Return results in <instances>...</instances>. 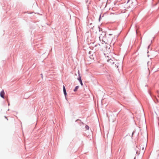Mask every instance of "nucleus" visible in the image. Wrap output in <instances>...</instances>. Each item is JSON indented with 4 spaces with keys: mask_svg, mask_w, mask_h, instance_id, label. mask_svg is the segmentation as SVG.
<instances>
[{
    "mask_svg": "<svg viewBox=\"0 0 159 159\" xmlns=\"http://www.w3.org/2000/svg\"><path fill=\"white\" fill-rule=\"evenodd\" d=\"M5 118L7 119V120H8V119L7 118V117L6 116H5Z\"/></svg>",
    "mask_w": 159,
    "mask_h": 159,
    "instance_id": "9",
    "label": "nucleus"
},
{
    "mask_svg": "<svg viewBox=\"0 0 159 159\" xmlns=\"http://www.w3.org/2000/svg\"><path fill=\"white\" fill-rule=\"evenodd\" d=\"M146 147V144L145 143L144 144H141L139 146L140 152L142 153L143 152Z\"/></svg>",
    "mask_w": 159,
    "mask_h": 159,
    "instance_id": "1",
    "label": "nucleus"
},
{
    "mask_svg": "<svg viewBox=\"0 0 159 159\" xmlns=\"http://www.w3.org/2000/svg\"><path fill=\"white\" fill-rule=\"evenodd\" d=\"M63 92H64V95L65 96H66V90L65 87L64 86H63Z\"/></svg>",
    "mask_w": 159,
    "mask_h": 159,
    "instance_id": "4",
    "label": "nucleus"
},
{
    "mask_svg": "<svg viewBox=\"0 0 159 159\" xmlns=\"http://www.w3.org/2000/svg\"><path fill=\"white\" fill-rule=\"evenodd\" d=\"M85 128L87 129L88 130L89 129V126L87 125H86L85 126Z\"/></svg>",
    "mask_w": 159,
    "mask_h": 159,
    "instance_id": "7",
    "label": "nucleus"
},
{
    "mask_svg": "<svg viewBox=\"0 0 159 159\" xmlns=\"http://www.w3.org/2000/svg\"><path fill=\"white\" fill-rule=\"evenodd\" d=\"M79 86H76L75 87V89H74V92H76V91L78 89H79Z\"/></svg>",
    "mask_w": 159,
    "mask_h": 159,
    "instance_id": "5",
    "label": "nucleus"
},
{
    "mask_svg": "<svg viewBox=\"0 0 159 159\" xmlns=\"http://www.w3.org/2000/svg\"><path fill=\"white\" fill-rule=\"evenodd\" d=\"M80 84H81V85L82 86L83 85V83H82V81L81 80V77H80Z\"/></svg>",
    "mask_w": 159,
    "mask_h": 159,
    "instance_id": "6",
    "label": "nucleus"
},
{
    "mask_svg": "<svg viewBox=\"0 0 159 159\" xmlns=\"http://www.w3.org/2000/svg\"><path fill=\"white\" fill-rule=\"evenodd\" d=\"M0 96L3 98H4V95H5V93L3 90H2L0 93Z\"/></svg>",
    "mask_w": 159,
    "mask_h": 159,
    "instance_id": "3",
    "label": "nucleus"
},
{
    "mask_svg": "<svg viewBox=\"0 0 159 159\" xmlns=\"http://www.w3.org/2000/svg\"><path fill=\"white\" fill-rule=\"evenodd\" d=\"M129 0H128L127 2H129Z\"/></svg>",
    "mask_w": 159,
    "mask_h": 159,
    "instance_id": "10",
    "label": "nucleus"
},
{
    "mask_svg": "<svg viewBox=\"0 0 159 159\" xmlns=\"http://www.w3.org/2000/svg\"><path fill=\"white\" fill-rule=\"evenodd\" d=\"M78 80L80 82V77L78 78Z\"/></svg>",
    "mask_w": 159,
    "mask_h": 159,
    "instance_id": "8",
    "label": "nucleus"
},
{
    "mask_svg": "<svg viewBox=\"0 0 159 159\" xmlns=\"http://www.w3.org/2000/svg\"><path fill=\"white\" fill-rule=\"evenodd\" d=\"M107 61L111 65H112L114 63L113 60H112L111 58L110 59H109V58H107Z\"/></svg>",
    "mask_w": 159,
    "mask_h": 159,
    "instance_id": "2",
    "label": "nucleus"
}]
</instances>
